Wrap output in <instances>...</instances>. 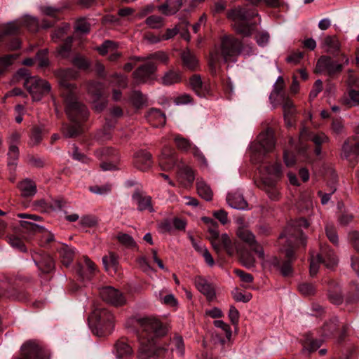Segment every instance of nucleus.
I'll use <instances>...</instances> for the list:
<instances>
[{
	"mask_svg": "<svg viewBox=\"0 0 359 359\" xmlns=\"http://www.w3.org/2000/svg\"><path fill=\"white\" fill-rule=\"evenodd\" d=\"M100 294L104 302L116 306H121L126 302L123 294L111 286L102 287L100 291Z\"/></svg>",
	"mask_w": 359,
	"mask_h": 359,
	"instance_id": "nucleus-17",
	"label": "nucleus"
},
{
	"mask_svg": "<svg viewBox=\"0 0 359 359\" xmlns=\"http://www.w3.org/2000/svg\"><path fill=\"white\" fill-rule=\"evenodd\" d=\"M214 325L217 328L220 329L219 332H215L212 335L215 342L218 341L221 344H223L225 343L226 339L228 341L230 340L232 332L228 324L223 320H216L214 321Z\"/></svg>",
	"mask_w": 359,
	"mask_h": 359,
	"instance_id": "nucleus-20",
	"label": "nucleus"
},
{
	"mask_svg": "<svg viewBox=\"0 0 359 359\" xmlns=\"http://www.w3.org/2000/svg\"><path fill=\"white\" fill-rule=\"evenodd\" d=\"M343 69V65L338 63L330 56H321L316 64V70L317 72H327V75L332 76L339 74Z\"/></svg>",
	"mask_w": 359,
	"mask_h": 359,
	"instance_id": "nucleus-12",
	"label": "nucleus"
},
{
	"mask_svg": "<svg viewBox=\"0 0 359 359\" xmlns=\"http://www.w3.org/2000/svg\"><path fill=\"white\" fill-rule=\"evenodd\" d=\"M209 233V240L217 253L224 250L229 255H234L236 248L226 233L219 236V231L215 227L210 228Z\"/></svg>",
	"mask_w": 359,
	"mask_h": 359,
	"instance_id": "nucleus-8",
	"label": "nucleus"
},
{
	"mask_svg": "<svg viewBox=\"0 0 359 359\" xmlns=\"http://www.w3.org/2000/svg\"><path fill=\"white\" fill-rule=\"evenodd\" d=\"M241 261L243 266L248 269H251L255 266V259L249 252H241Z\"/></svg>",
	"mask_w": 359,
	"mask_h": 359,
	"instance_id": "nucleus-55",
	"label": "nucleus"
},
{
	"mask_svg": "<svg viewBox=\"0 0 359 359\" xmlns=\"http://www.w3.org/2000/svg\"><path fill=\"white\" fill-rule=\"evenodd\" d=\"M147 58H150V61L151 60H157L163 64H168L169 62V56L168 55L163 51H157L153 53H150L147 55Z\"/></svg>",
	"mask_w": 359,
	"mask_h": 359,
	"instance_id": "nucleus-52",
	"label": "nucleus"
},
{
	"mask_svg": "<svg viewBox=\"0 0 359 359\" xmlns=\"http://www.w3.org/2000/svg\"><path fill=\"white\" fill-rule=\"evenodd\" d=\"M102 84L98 82H92L88 85V91L94 97V101L100 100L102 95Z\"/></svg>",
	"mask_w": 359,
	"mask_h": 359,
	"instance_id": "nucleus-46",
	"label": "nucleus"
},
{
	"mask_svg": "<svg viewBox=\"0 0 359 359\" xmlns=\"http://www.w3.org/2000/svg\"><path fill=\"white\" fill-rule=\"evenodd\" d=\"M233 297L236 302H248L252 297L250 293L243 294L238 289H235L232 292Z\"/></svg>",
	"mask_w": 359,
	"mask_h": 359,
	"instance_id": "nucleus-62",
	"label": "nucleus"
},
{
	"mask_svg": "<svg viewBox=\"0 0 359 359\" xmlns=\"http://www.w3.org/2000/svg\"><path fill=\"white\" fill-rule=\"evenodd\" d=\"M21 25L27 27L29 30L36 32L39 28L38 20L36 18L31 16H25L23 19L20 20Z\"/></svg>",
	"mask_w": 359,
	"mask_h": 359,
	"instance_id": "nucleus-50",
	"label": "nucleus"
},
{
	"mask_svg": "<svg viewBox=\"0 0 359 359\" xmlns=\"http://www.w3.org/2000/svg\"><path fill=\"white\" fill-rule=\"evenodd\" d=\"M78 91L62 94L65 104V112L70 121H84L88 116V111L84 104L77 98Z\"/></svg>",
	"mask_w": 359,
	"mask_h": 359,
	"instance_id": "nucleus-5",
	"label": "nucleus"
},
{
	"mask_svg": "<svg viewBox=\"0 0 359 359\" xmlns=\"http://www.w3.org/2000/svg\"><path fill=\"white\" fill-rule=\"evenodd\" d=\"M359 155V140L354 136L348 137L343 143L341 149V158L355 165V159Z\"/></svg>",
	"mask_w": 359,
	"mask_h": 359,
	"instance_id": "nucleus-13",
	"label": "nucleus"
},
{
	"mask_svg": "<svg viewBox=\"0 0 359 359\" xmlns=\"http://www.w3.org/2000/svg\"><path fill=\"white\" fill-rule=\"evenodd\" d=\"M196 189L198 195L205 201H210L212 198V191L207 183L201 180L196 182Z\"/></svg>",
	"mask_w": 359,
	"mask_h": 359,
	"instance_id": "nucleus-38",
	"label": "nucleus"
},
{
	"mask_svg": "<svg viewBox=\"0 0 359 359\" xmlns=\"http://www.w3.org/2000/svg\"><path fill=\"white\" fill-rule=\"evenodd\" d=\"M172 343L175 346L177 353L180 356H182L184 353V346L182 337L180 336H175L173 338Z\"/></svg>",
	"mask_w": 359,
	"mask_h": 359,
	"instance_id": "nucleus-63",
	"label": "nucleus"
},
{
	"mask_svg": "<svg viewBox=\"0 0 359 359\" xmlns=\"http://www.w3.org/2000/svg\"><path fill=\"white\" fill-rule=\"evenodd\" d=\"M226 8V1L219 0L215 1L211 8V11L214 15L222 13Z\"/></svg>",
	"mask_w": 359,
	"mask_h": 359,
	"instance_id": "nucleus-64",
	"label": "nucleus"
},
{
	"mask_svg": "<svg viewBox=\"0 0 359 359\" xmlns=\"http://www.w3.org/2000/svg\"><path fill=\"white\" fill-rule=\"evenodd\" d=\"M257 15L238 6L228 11L226 18L232 22V27L238 34L243 36H250L256 29V24L250 21Z\"/></svg>",
	"mask_w": 359,
	"mask_h": 359,
	"instance_id": "nucleus-3",
	"label": "nucleus"
},
{
	"mask_svg": "<svg viewBox=\"0 0 359 359\" xmlns=\"http://www.w3.org/2000/svg\"><path fill=\"white\" fill-rule=\"evenodd\" d=\"M132 198L137 205V210L139 211L148 210L150 212L155 211L152 205L151 196L143 194L140 191H135L132 196Z\"/></svg>",
	"mask_w": 359,
	"mask_h": 359,
	"instance_id": "nucleus-21",
	"label": "nucleus"
},
{
	"mask_svg": "<svg viewBox=\"0 0 359 359\" xmlns=\"http://www.w3.org/2000/svg\"><path fill=\"white\" fill-rule=\"evenodd\" d=\"M30 139L33 144H39L42 140V128L39 126L34 127L31 133Z\"/></svg>",
	"mask_w": 359,
	"mask_h": 359,
	"instance_id": "nucleus-61",
	"label": "nucleus"
},
{
	"mask_svg": "<svg viewBox=\"0 0 359 359\" xmlns=\"http://www.w3.org/2000/svg\"><path fill=\"white\" fill-rule=\"evenodd\" d=\"M77 74V72L72 69H60L56 72L62 95L78 91L77 88L69 82V80L76 79Z\"/></svg>",
	"mask_w": 359,
	"mask_h": 359,
	"instance_id": "nucleus-11",
	"label": "nucleus"
},
{
	"mask_svg": "<svg viewBox=\"0 0 359 359\" xmlns=\"http://www.w3.org/2000/svg\"><path fill=\"white\" fill-rule=\"evenodd\" d=\"M325 233L330 241L334 245H337L339 243V238L335 227L333 225H326Z\"/></svg>",
	"mask_w": 359,
	"mask_h": 359,
	"instance_id": "nucleus-53",
	"label": "nucleus"
},
{
	"mask_svg": "<svg viewBox=\"0 0 359 359\" xmlns=\"http://www.w3.org/2000/svg\"><path fill=\"white\" fill-rule=\"evenodd\" d=\"M18 188L21 191V194L24 197H32L36 193V185L35 182L26 178L18 184Z\"/></svg>",
	"mask_w": 359,
	"mask_h": 359,
	"instance_id": "nucleus-30",
	"label": "nucleus"
},
{
	"mask_svg": "<svg viewBox=\"0 0 359 359\" xmlns=\"http://www.w3.org/2000/svg\"><path fill=\"white\" fill-rule=\"evenodd\" d=\"M21 355L25 359H46L41 345L36 341H27L21 347Z\"/></svg>",
	"mask_w": 359,
	"mask_h": 359,
	"instance_id": "nucleus-16",
	"label": "nucleus"
},
{
	"mask_svg": "<svg viewBox=\"0 0 359 359\" xmlns=\"http://www.w3.org/2000/svg\"><path fill=\"white\" fill-rule=\"evenodd\" d=\"M237 236L257 253L260 258H264V253L262 247L256 241L255 235L248 227L240 226L236 231Z\"/></svg>",
	"mask_w": 359,
	"mask_h": 359,
	"instance_id": "nucleus-15",
	"label": "nucleus"
},
{
	"mask_svg": "<svg viewBox=\"0 0 359 359\" xmlns=\"http://www.w3.org/2000/svg\"><path fill=\"white\" fill-rule=\"evenodd\" d=\"M323 48L327 53L334 54L340 49V43L336 36H327L323 41Z\"/></svg>",
	"mask_w": 359,
	"mask_h": 359,
	"instance_id": "nucleus-35",
	"label": "nucleus"
},
{
	"mask_svg": "<svg viewBox=\"0 0 359 359\" xmlns=\"http://www.w3.org/2000/svg\"><path fill=\"white\" fill-rule=\"evenodd\" d=\"M337 258L332 250L330 249L326 244L320 245V253L314 259L313 257L310 261L309 272L311 276L317 274L319 268V264L323 263L327 268H333L337 264Z\"/></svg>",
	"mask_w": 359,
	"mask_h": 359,
	"instance_id": "nucleus-7",
	"label": "nucleus"
},
{
	"mask_svg": "<svg viewBox=\"0 0 359 359\" xmlns=\"http://www.w3.org/2000/svg\"><path fill=\"white\" fill-rule=\"evenodd\" d=\"M337 319L334 318L330 322L326 323L323 327V334L328 337L332 334L337 329Z\"/></svg>",
	"mask_w": 359,
	"mask_h": 359,
	"instance_id": "nucleus-57",
	"label": "nucleus"
},
{
	"mask_svg": "<svg viewBox=\"0 0 359 359\" xmlns=\"http://www.w3.org/2000/svg\"><path fill=\"white\" fill-rule=\"evenodd\" d=\"M310 140L316 144V146H320L322 144L327 143L330 141L329 137L323 133L311 135Z\"/></svg>",
	"mask_w": 359,
	"mask_h": 359,
	"instance_id": "nucleus-60",
	"label": "nucleus"
},
{
	"mask_svg": "<svg viewBox=\"0 0 359 359\" xmlns=\"http://www.w3.org/2000/svg\"><path fill=\"white\" fill-rule=\"evenodd\" d=\"M133 104L136 108L142 107L147 102V97L140 91H133L130 96Z\"/></svg>",
	"mask_w": 359,
	"mask_h": 359,
	"instance_id": "nucleus-48",
	"label": "nucleus"
},
{
	"mask_svg": "<svg viewBox=\"0 0 359 359\" xmlns=\"http://www.w3.org/2000/svg\"><path fill=\"white\" fill-rule=\"evenodd\" d=\"M21 27L20 20H15L2 25L0 28V32L2 33V35H13L18 32Z\"/></svg>",
	"mask_w": 359,
	"mask_h": 359,
	"instance_id": "nucleus-39",
	"label": "nucleus"
},
{
	"mask_svg": "<svg viewBox=\"0 0 359 359\" xmlns=\"http://www.w3.org/2000/svg\"><path fill=\"white\" fill-rule=\"evenodd\" d=\"M83 262L85 264V267L88 270V273L84 275L81 273V276L83 277V279L90 280L92 276L96 272L97 267L93 262H92L88 257H83Z\"/></svg>",
	"mask_w": 359,
	"mask_h": 359,
	"instance_id": "nucleus-47",
	"label": "nucleus"
},
{
	"mask_svg": "<svg viewBox=\"0 0 359 359\" xmlns=\"http://www.w3.org/2000/svg\"><path fill=\"white\" fill-rule=\"evenodd\" d=\"M135 165L141 170H147L152 165L151 154L146 151H139L135 154Z\"/></svg>",
	"mask_w": 359,
	"mask_h": 359,
	"instance_id": "nucleus-23",
	"label": "nucleus"
},
{
	"mask_svg": "<svg viewBox=\"0 0 359 359\" xmlns=\"http://www.w3.org/2000/svg\"><path fill=\"white\" fill-rule=\"evenodd\" d=\"M147 119L149 122H154L155 126H164L165 124V115L158 109L152 108L147 114Z\"/></svg>",
	"mask_w": 359,
	"mask_h": 359,
	"instance_id": "nucleus-34",
	"label": "nucleus"
},
{
	"mask_svg": "<svg viewBox=\"0 0 359 359\" xmlns=\"http://www.w3.org/2000/svg\"><path fill=\"white\" fill-rule=\"evenodd\" d=\"M264 184L267 185L266 192L269 197L273 201H278L280 198V193L274 185L275 182H269L268 183Z\"/></svg>",
	"mask_w": 359,
	"mask_h": 359,
	"instance_id": "nucleus-54",
	"label": "nucleus"
},
{
	"mask_svg": "<svg viewBox=\"0 0 359 359\" xmlns=\"http://www.w3.org/2000/svg\"><path fill=\"white\" fill-rule=\"evenodd\" d=\"M145 23L151 29H160L164 25L163 18L156 15L149 16L145 20Z\"/></svg>",
	"mask_w": 359,
	"mask_h": 359,
	"instance_id": "nucleus-45",
	"label": "nucleus"
},
{
	"mask_svg": "<svg viewBox=\"0 0 359 359\" xmlns=\"http://www.w3.org/2000/svg\"><path fill=\"white\" fill-rule=\"evenodd\" d=\"M328 298L334 304H340L343 302V294L339 285L334 282H331L328 289Z\"/></svg>",
	"mask_w": 359,
	"mask_h": 359,
	"instance_id": "nucleus-31",
	"label": "nucleus"
},
{
	"mask_svg": "<svg viewBox=\"0 0 359 359\" xmlns=\"http://www.w3.org/2000/svg\"><path fill=\"white\" fill-rule=\"evenodd\" d=\"M116 355L118 358L130 355L133 353L132 348L124 341H118L116 344Z\"/></svg>",
	"mask_w": 359,
	"mask_h": 359,
	"instance_id": "nucleus-43",
	"label": "nucleus"
},
{
	"mask_svg": "<svg viewBox=\"0 0 359 359\" xmlns=\"http://www.w3.org/2000/svg\"><path fill=\"white\" fill-rule=\"evenodd\" d=\"M275 147V140L271 130H267L261 133L257 137V142L251 146V161L253 163H260L265 156L271 152Z\"/></svg>",
	"mask_w": 359,
	"mask_h": 359,
	"instance_id": "nucleus-4",
	"label": "nucleus"
},
{
	"mask_svg": "<svg viewBox=\"0 0 359 359\" xmlns=\"http://www.w3.org/2000/svg\"><path fill=\"white\" fill-rule=\"evenodd\" d=\"M71 124H63L62 132L67 138H73L82 133L81 121H71Z\"/></svg>",
	"mask_w": 359,
	"mask_h": 359,
	"instance_id": "nucleus-28",
	"label": "nucleus"
},
{
	"mask_svg": "<svg viewBox=\"0 0 359 359\" xmlns=\"http://www.w3.org/2000/svg\"><path fill=\"white\" fill-rule=\"evenodd\" d=\"M117 48V43L111 40H106L100 46L97 47L96 49L100 55H104L109 52H113L116 50Z\"/></svg>",
	"mask_w": 359,
	"mask_h": 359,
	"instance_id": "nucleus-44",
	"label": "nucleus"
},
{
	"mask_svg": "<svg viewBox=\"0 0 359 359\" xmlns=\"http://www.w3.org/2000/svg\"><path fill=\"white\" fill-rule=\"evenodd\" d=\"M181 60L182 65L185 69L190 71H196L198 67V60L194 53L189 49L184 50L181 53Z\"/></svg>",
	"mask_w": 359,
	"mask_h": 359,
	"instance_id": "nucleus-24",
	"label": "nucleus"
},
{
	"mask_svg": "<svg viewBox=\"0 0 359 359\" xmlns=\"http://www.w3.org/2000/svg\"><path fill=\"white\" fill-rule=\"evenodd\" d=\"M177 161V158L175 150L170 147H164L159 158V164L161 169L163 170L172 169L175 166Z\"/></svg>",
	"mask_w": 359,
	"mask_h": 359,
	"instance_id": "nucleus-19",
	"label": "nucleus"
},
{
	"mask_svg": "<svg viewBox=\"0 0 359 359\" xmlns=\"http://www.w3.org/2000/svg\"><path fill=\"white\" fill-rule=\"evenodd\" d=\"M226 201L229 206L237 210H245L248 208V203L243 196L238 193H231L226 196Z\"/></svg>",
	"mask_w": 359,
	"mask_h": 359,
	"instance_id": "nucleus-27",
	"label": "nucleus"
},
{
	"mask_svg": "<svg viewBox=\"0 0 359 359\" xmlns=\"http://www.w3.org/2000/svg\"><path fill=\"white\" fill-rule=\"evenodd\" d=\"M72 38L68 37L65 40V42L62 46H61L58 50V54L62 57H67L69 56L70 51H71V47H72Z\"/></svg>",
	"mask_w": 359,
	"mask_h": 359,
	"instance_id": "nucleus-58",
	"label": "nucleus"
},
{
	"mask_svg": "<svg viewBox=\"0 0 359 359\" xmlns=\"http://www.w3.org/2000/svg\"><path fill=\"white\" fill-rule=\"evenodd\" d=\"M309 226V222L304 218H300L287 224L284 231L280 235L279 239L286 238L288 246L299 241L304 247L306 245L307 237L302 233V228L306 229Z\"/></svg>",
	"mask_w": 359,
	"mask_h": 359,
	"instance_id": "nucleus-6",
	"label": "nucleus"
},
{
	"mask_svg": "<svg viewBox=\"0 0 359 359\" xmlns=\"http://www.w3.org/2000/svg\"><path fill=\"white\" fill-rule=\"evenodd\" d=\"M341 103L348 107H352L359 104V90L351 89L348 94L341 99Z\"/></svg>",
	"mask_w": 359,
	"mask_h": 359,
	"instance_id": "nucleus-36",
	"label": "nucleus"
},
{
	"mask_svg": "<svg viewBox=\"0 0 359 359\" xmlns=\"http://www.w3.org/2000/svg\"><path fill=\"white\" fill-rule=\"evenodd\" d=\"M116 238L119 243L126 247L130 248L136 245L135 241L133 237L127 233L120 232L117 234Z\"/></svg>",
	"mask_w": 359,
	"mask_h": 359,
	"instance_id": "nucleus-51",
	"label": "nucleus"
},
{
	"mask_svg": "<svg viewBox=\"0 0 359 359\" xmlns=\"http://www.w3.org/2000/svg\"><path fill=\"white\" fill-rule=\"evenodd\" d=\"M19 155V149L17 145L9 146L8 151L7 154L8 167L11 174L15 171Z\"/></svg>",
	"mask_w": 359,
	"mask_h": 359,
	"instance_id": "nucleus-33",
	"label": "nucleus"
},
{
	"mask_svg": "<svg viewBox=\"0 0 359 359\" xmlns=\"http://www.w3.org/2000/svg\"><path fill=\"white\" fill-rule=\"evenodd\" d=\"M136 323L140 328L137 357L139 359H149L156 355L158 351L156 339L165 334V328L158 320L153 317L139 318Z\"/></svg>",
	"mask_w": 359,
	"mask_h": 359,
	"instance_id": "nucleus-1",
	"label": "nucleus"
},
{
	"mask_svg": "<svg viewBox=\"0 0 359 359\" xmlns=\"http://www.w3.org/2000/svg\"><path fill=\"white\" fill-rule=\"evenodd\" d=\"M157 70V65L154 62H147L138 68L133 73V76L136 83H144L154 79V74Z\"/></svg>",
	"mask_w": 359,
	"mask_h": 359,
	"instance_id": "nucleus-14",
	"label": "nucleus"
},
{
	"mask_svg": "<svg viewBox=\"0 0 359 359\" xmlns=\"http://www.w3.org/2000/svg\"><path fill=\"white\" fill-rule=\"evenodd\" d=\"M174 142L177 149L184 152H188L193 147L191 142L180 135H175Z\"/></svg>",
	"mask_w": 359,
	"mask_h": 359,
	"instance_id": "nucleus-42",
	"label": "nucleus"
},
{
	"mask_svg": "<svg viewBox=\"0 0 359 359\" xmlns=\"http://www.w3.org/2000/svg\"><path fill=\"white\" fill-rule=\"evenodd\" d=\"M331 130L332 133L339 135L344 132V125L341 119H334L331 124Z\"/></svg>",
	"mask_w": 359,
	"mask_h": 359,
	"instance_id": "nucleus-59",
	"label": "nucleus"
},
{
	"mask_svg": "<svg viewBox=\"0 0 359 359\" xmlns=\"http://www.w3.org/2000/svg\"><path fill=\"white\" fill-rule=\"evenodd\" d=\"M35 264L43 273H50L54 269V262L52 257L46 254L41 255L38 259L34 257Z\"/></svg>",
	"mask_w": 359,
	"mask_h": 359,
	"instance_id": "nucleus-29",
	"label": "nucleus"
},
{
	"mask_svg": "<svg viewBox=\"0 0 359 359\" xmlns=\"http://www.w3.org/2000/svg\"><path fill=\"white\" fill-rule=\"evenodd\" d=\"M181 80V75L180 72L173 70L167 72L162 78V83L163 85L170 86L180 82Z\"/></svg>",
	"mask_w": 359,
	"mask_h": 359,
	"instance_id": "nucleus-41",
	"label": "nucleus"
},
{
	"mask_svg": "<svg viewBox=\"0 0 359 359\" xmlns=\"http://www.w3.org/2000/svg\"><path fill=\"white\" fill-rule=\"evenodd\" d=\"M177 179L184 187L191 185L195 179L193 170L188 166L182 167L178 171Z\"/></svg>",
	"mask_w": 359,
	"mask_h": 359,
	"instance_id": "nucleus-26",
	"label": "nucleus"
},
{
	"mask_svg": "<svg viewBox=\"0 0 359 359\" xmlns=\"http://www.w3.org/2000/svg\"><path fill=\"white\" fill-rule=\"evenodd\" d=\"M194 285L197 290L205 295L208 301L215 299L216 293L215 286L205 278L197 276L194 278Z\"/></svg>",
	"mask_w": 359,
	"mask_h": 359,
	"instance_id": "nucleus-18",
	"label": "nucleus"
},
{
	"mask_svg": "<svg viewBox=\"0 0 359 359\" xmlns=\"http://www.w3.org/2000/svg\"><path fill=\"white\" fill-rule=\"evenodd\" d=\"M25 88L31 94L34 100H40L41 97L48 94L50 89V84L46 80L37 76H31L23 82Z\"/></svg>",
	"mask_w": 359,
	"mask_h": 359,
	"instance_id": "nucleus-10",
	"label": "nucleus"
},
{
	"mask_svg": "<svg viewBox=\"0 0 359 359\" xmlns=\"http://www.w3.org/2000/svg\"><path fill=\"white\" fill-rule=\"evenodd\" d=\"M265 173L263 174L264 183L269 182H275L282 177V166L280 163H276L264 167Z\"/></svg>",
	"mask_w": 359,
	"mask_h": 359,
	"instance_id": "nucleus-22",
	"label": "nucleus"
},
{
	"mask_svg": "<svg viewBox=\"0 0 359 359\" xmlns=\"http://www.w3.org/2000/svg\"><path fill=\"white\" fill-rule=\"evenodd\" d=\"M189 84L191 89L199 97H205L208 93V87L203 84L198 74H194L190 78Z\"/></svg>",
	"mask_w": 359,
	"mask_h": 359,
	"instance_id": "nucleus-25",
	"label": "nucleus"
},
{
	"mask_svg": "<svg viewBox=\"0 0 359 359\" xmlns=\"http://www.w3.org/2000/svg\"><path fill=\"white\" fill-rule=\"evenodd\" d=\"M283 109L285 119H287L290 116H293L296 112L292 101L289 98H285L283 102Z\"/></svg>",
	"mask_w": 359,
	"mask_h": 359,
	"instance_id": "nucleus-49",
	"label": "nucleus"
},
{
	"mask_svg": "<svg viewBox=\"0 0 359 359\" xmlns=\"http://www.w3.org/2000/svg\"><path fill=\"white\" fill-rule=\"evenodd\" d=\"M102 263L107 271L111 268L116 270L118 266V257L115 253L109 252L108 255L102 257Z\"/></svg>",
	"mask_w": 359,
	"mask_h": 359,
	"instance_id": "nucleus-40",
	"label": "nucleus"
},
{
	"mask_svg": "<svg viewBox=\"0 0 359 359\" xmlns=\"http://www.w3.org/2000/svg\"><path fill=\"white\" fill-rule=\"evenodd\" d=\"M89 318L95 328L102 331V334L109 333L112 330L114 316L105 309H95Z\"/></svg>",
	"mask_w": 359,
	"mask_h": 359,
	"instance_id": "nucleus-9",
	"label": "nucleus"
},
{
	"mask_svg": "<svg viewBox=\"0 0 359 359\" xmlns=\"http://www.w3.org/2000/svg\"><path fill=\"white\" fill-rule=\"evenodd\" d=\"M242 47V42L239 39L231 35L224 36L221 42V53L218 50L210 53L209 67L211 73H217L222 58L224 62L235 61V57L241 53Z\"/></svg>",
	"mask_w": 359,
	"mask_h": 359,
	"instance_id": "nucleus-2",
	"label": "nucleus"
},
{
	"mask_svg": "<svg viewBox=\"0 0 359 359\" xmlns=\"http://www.w3.org/2000/svg\"><path fill=\"white\" fill-rule=\"evenodd\" d=\"M271 264L279 269L283 276H290L292 272L290 260L284 261L280 264V260L277 257H273L271 259Z\"/></svg>",
	"mask_w": 359,
	"mask_h": 359,
	"instance_id": "nucleus-37",
	"label": "nucleus"
},
{
	"mask_svg": "<svg viewBox=\"0 0 359 359\" xmlns=\"http://www.w3.org/2000/svg\"><path fill=\"white\" fill-rule=\"evenodd\" d=\"M57 250L63 265L69 266L74 257L75 252L74 248L67 245L62 244Z\"/></svg>",
	"mask_w": 359,
	"mask_h": 359,
	"instance_id": "nucleus-32",
	"label": "nucleus"
},
{
	"mask_svg": "<svg viewBox=\"0 0 359 359\" xmlns=\"http://www.w3.org/2000/svg\"><path fill=\"white\" fill-rule=\"evenodd\" d=\"M299 292L304 296L313 295L316 292V287L311 283H303L299 285Z\"/></svg>",
	"mask_w": 359,
	"mask_h": 359,
	"instance_id": "nucleus-56",
	"label": "nucleus"
}]
</instances>
